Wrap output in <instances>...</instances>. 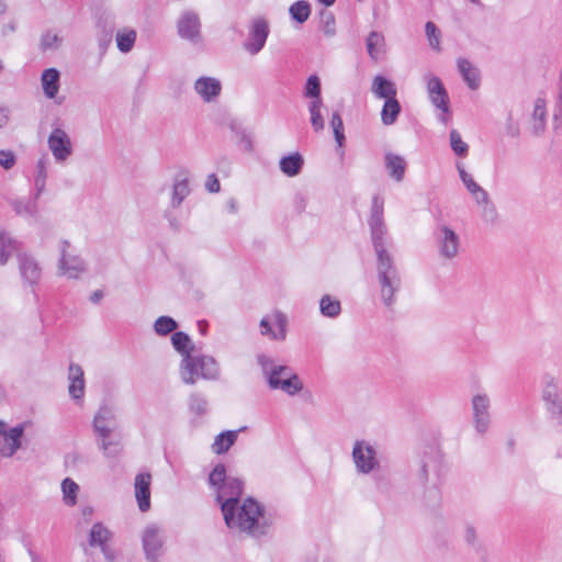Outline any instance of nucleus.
<instances>
[{"instance_id": "obj_27", "label": "nucleus", "mask_w": 562, "mask_h": 562, "mask_svg": "<svg viewBox=\"0 0 562 562\" xmlns=\"http://www.w3.org/2000/svg\"><path fill=\"white\" fill-rule=\"evenodd\" d=\"M384 162L390 177L397 182L402 181L407 166L405 158L393 153H386Z\"/></svg>"}, {"instance_id": "obj_31", "label": "nucleus", "mask_w": 562, "mask_h": 562, "mask_svg": "<svg viewBox=\"0 0 562 562\" xmlns=\"http://www.w3.org/2000/svg\"><path fill=\"white\" fill-rule=\"evenodd\" d=\"M303 158L299 153L291 154L281 158L279 165L281 171L288 177H294L300 173L303 167Z\"/></svg>"}, {"instance_id": "obj_11", "label": "nucleus", "mask_w": 562, "mask_h": 562, "mask_svg": "<svg viewBox=\"0 0 562 562\" xmlns=\"http://www.w3.org/2000/svg\"><path fill=\"white\" fill-rule=\"evenodd\" d=\"M178 35L193 44L202 42L201 20L196 12L186 10L180 13L177 20Z\"/></svg>"}, {"instance_id": "obj_63", "label": "nucleus", "mask_w": 562, "mask_h": 562, "mask_svg": "<svg viewBox=\"0 0 562 562\" xmlns=\"http://www.w3.org/2000/svg\"><path fill=\"white\" fill-rule=\"evenodd\" d=\"M229 206H231V211H232V212H235V211H236V209H237V207H236V203H235V201H231Z\"/></svg>"}, {"instance_id": "obj_42", "label": "nucleus", "mask_w": 562, "mask_h": 562, "mask_svg": "<svg viewBox=\"0 0 562 562\" xmlns=\"http://www.w3.org/2000/svg\"><path fill=\"white\" fill-rule=\"evenodd\" d=\"M450 146L453 153L458 156L465 157L469 153V146L463 142L460 133L457 130L450 132Z\"/></svg>"}, {"instance_id": "obj_5", "label": "nucleus", "mask_w": 562, "mask_h": 562, "mask_svg": "<svg viewBox=\"0 0 562 562\" xmlns=\"http://www.w3.org/2000/svg\"><path fill=\"white\" fill-rule=\"evenodd\" d=\"M115 427L114 411L109 406L100 407L93 418V430L100 437L99 447L106 457H115L120 452L119 442L110 440Z\"/></svg>"}, {"instance_id": "obj_62", "label": "nucleus", "mask_w": 562, "mask_h": 562, "mask_svg": "<svg viewBox=\"0 0 562 562\" xmlns=\"http://www.w3.org/2000/svg\"><path fill=\"white\" fill-rule=\"evenodd\" d=\"M7 12V4L0 0V16Z\"/></svg>"}, {"instance_id": "obj_39", "label": "nucleus", "mask_w": 562, "mask_h": 562, "mask_svg": "<svg viewBox=\"0 0 562 562\" xmlns=\"http://www.w3.org/2000/svg\"><path fill=\"white\" fill-rule=\"evenodd\" d=\"M289 13L293 20L302 24L311 15V5L305 0L296 1L290 7Z\"/></svg>"}, {"instance_id": "obj_19", "label": "nucleus", "mask_w": 562, "mask_h": 562, "mask_svg": "<svg viewBox=\"0 0 562 562\" xmlns=\"http://www.w3.org/2000/svg\"><path fill=\"white\" fill-rule=\"evenodd\" d=\"M24 428L19 425L0 437V456L12 457L18 449L21 447V438L23 436Z\"/></svg>"}, {"instance_id": "obj_14", "label": "nucleus", "mask_w": 562, "mask_h": 562, "mask_svg": "<svg viewBox=\"0 0 562 562\" xmlns=\"http://www.w3.org/2000/svg\"><path fill=\"white\" fill-rule=\"evenodd\" d=\"M548 99L543 92L539 93L533 102L529 119V130L535 136H541L547 128Z\"/></svg>"}, {"instance_id": "obj_30", "label": "nucleus", "mask_w": 562, "mask_h": 562, "mask_svg": "<svg viewBox=\"0 0 562 562\" xmlns=\"http://www.w3.org/2000/svg\"><path fill=\"white\" fill-rule=\"evenodd\" d=\"M111 532L100 522L94 524L90 531V546L101 547L103 553L108 559H112L108 548L106 541L110 539Z\"/></svg>"}, {"instance_id": "obj_49", "label": "nucleus", "mask_w": 562, "mask_h": 562, "mask_svg": "<svg viewBox=\"0 0 562 562\" xmlns=\"http://www.w3.org/2000/svg\"><path fill=\"white\" fill-rule=\"evenodd\" d=\"M330 125L333 127L336 142L338 143L339 146H341L342 142L345 139L344 124H342V120L338 112L333 113L331 120H330Z\"/></svg>"}, {"instance_id": "obj_64", "label": "nucleus", "mask_w": 562, "mask_h": 562, "mask_svg": "<svg viewBox=\"0 0 562 562\" xmlns=\"http://www.w3.org/2000/svg\"><path fill=\"white\" fill-rule=\"evenodd\" d=\"M0 562H7L3 554L0 553Z\"/></svg>"}, {"instance_id": "obj_60", "label": "nucleus", "mask_w": 562, "mask_h": 562, "mask_svg": "<svg viewBox=\"0 0 562 562\" xmlns=\"http://www.w3.org/2000/svg\"><path fill=\"white\" fill-rule=\"evenodd\" d=\"M7 432L8 430H5V423L0 420V437H2Z\"/></svg>"}, {"instance_id": "obj_53", "label": "nucleus", "mask_w": 562, "mask_h": 562, "mask_svg": "<svg viewBox=\"0 0 562 562\" xmlns=\"http://www.w3.org/2000/svg\"><path fill=\"white\" fill-rule=\"evenodd\" d=\"M15 155L11 150H0V166L5 170L11 169L15 165Z\"/></svg>"}, {"instance_id": "obj_4", "label": "nucleus", "mask_w": 562, "mask_h": 562, "mask_svg": "<svg viewBox=\"0 0 562 562\" xmlns=\"http://www.w3.org/2000/svg\"><path fill=\"white\" fill-rule=\"evenodd\" d=\"M180 375L187 384H194L199 379L214 380L218 376V367L212 357L187 355L181 361Z\"/></svg>"}, {"instance_id": "obj_3", "label": "nucleus", "mask_w": 562, "mask_h": 562, "mask_svg": "<svg viewBox=\"0 0 562 562\" xmlns=\"http://www.w3.org/2000/svg\"><path fill=\"white\" fill-rule=\"evenodd\" d=\"M257 361L270 389L281 390L291 396L296 395L303 390V382L291 368L276 364L271 358L265 355H259Z\"/></svg>"}, {"instance_id": "obj_59", "label": "nucleus", "mask_w": 562, "mask_h": 562, "mask_svg": "<svg viewBox=\"0 0 562 562\" xmlns=\"http://www.w3.org/2000/svg\"><path fill=\"white\" fill-rule=\"evenodd\" d=\"M480 188H481V186L477 182H475L471 187H468L467 190L470 194H472V193H474V191H476Z\"/></svg>"}, {"instance_id": "obj_33", "label": "nucleus", "mask_w": 562, "mask_h": 562, "mask_svg": "<svg viewBox=\"0 0 562 562\" xmlns=\"http://www.w3.org/2000/svg\"><path fill=\"white\" fill-rule=\"evenodd\" d=\"M137 38V33L134 29L124 27L116 32L115 41L120 52L128 53L133 49Z\"/></svg>"}, {"instance_id": "obj_38", "label": "nucleus", "mask_w": 562, "mask_h": 562, "mask_svg": "<svg viewBox=\"0 0 562 562\" xmlns=\"http://www.w3.org/2000/svg\"><path fill=\"white\" fill-rule=\"evenodd\" d=\"M319 310L326 317H337L341 312L340 302L330 295H324L319 302Z\"/></svg>"}, {"instance_id": "obj_12", "label": "nucleus", "mask_w": 562, "mask_h": 562, "mask_svg": "<svg viewBox=\"0 0 562 562\" xmlns=\"http://www.w3.org/2000/svg\"><path fill=\"white\" fill-rule=\"evenodd\" d=\"M269 24L263 18H256L252 20L248 37L244 43V48L251 56L257 55L266 45L269 36Z\"/></svg>"}, {"instance_id": "obj_46", "label": "nucleus", "mask_w": 562, "mask_h": 562, "mask_svg": "<svg viewBox=\"0 0 562 562\" xmlns=\"http://www.w3.org/2000/svg\"><path fill=\"white\" fill-rule=\"evenodd\" d=\"M61 42L63 40L57 33L48 31L41 38V47L43 50H54L60 46Z\"/></svg>"}, {"instance_id": "obj_44", "label": "nucleus", "mask_w": 562, "mask_h": 562, "mask_svg": "<svg viewBox=\"0 0 562 562\" xmlns=\"http://www.w3.org/2000/svg\"><path fill=\"white\" fill-rule=\"evenodd\" d=\"M304 95L306 98H311L312 100L322 99L321 81L316 75H312L307 78L305 88H304Z\"/></svg>"}, {"instance_id": "obj_22", "label": "nucleus", "mask_w": 562, "mask_h": 562, "mask_svg": "<svg viewBox=\"0 0 562 562\" xmlns=\"http://www.w3.org/2000/svg\"><path fill=\"white\" fill-rule=\"evenodd\" d=\"M19 267L20 273L25 282L30 285H35L38 283L42 270L35 259L26 254H19Z\"/></svg>"}, {"instance_id": "obj_36", "label": "nucleus", "mask_w": 562, "mask_h": 562, "mask_svg": "<svg viewBox=\"0 0 562 562\" xmlns=\"http://www.w3.org/2000/svg\"><path fill=\"white\" fill-rule=\"evenodd\" d=\"M401 112V105L400 102L396 100V98L385 100L384 105L382 108L381 112V120L383 124L391 125L393 124L398 114Z\"/></svg>"}, {"instance_id": "obj_55", "label": "nucleus", "mask_w": 562, "mask_h": 562, "mask_svg": "<svg viewBox=\"0 0 562 562\" xmlns=\"http://www.w3.org/2000/svg\"><path fill=\"white\" fill-rule=\"evenodd\" d=\"M205 188L209 192L215 193L220 191V181L215 175H210L205 182Z\"/></svg>"}, {"instance_id": "obj_6", "label": "nucleus", "mask_w": 562, "mask_h": 562, "mask_svg": "<svg viewBox=\"0 0 562 562\" xmlns=\"http://www.w3.org/2000/svg\"><path fill=\"white\" fill-rule=\"evenodd\" d=\"M351 456L358 473L369 474L380 469L376 447L367 440L355 441Z\"/></svg>"}, {"instance_id": "obj_34", "label": "nucleus", "mask_w": 562, "mask_h": 562, "mask_svg": "<svg viewBox=\"0 0 562 562\" xmlns=\"http://www.w3.org/2000/svg\"><path fill=\"white\" fill-rule=\"evenodd\" d=\"M19 251V243L8 233L0 232V265H5L12 254Z\"/></svg>"}, {"instance_id": "obj_43", "label": "nucleus", "mask_w": 562, "mask_h": 562, "mask_svg": "<svg viewBox=\"0 0 562 562\" xmlns=\"http://www.w3.org/2000/svg\"><path fill=\"white\" fill-rule=\"evenodd\" d=\"M321 30L327 36H334L336 34V21L335 16L330 11H321Z\"/></svg>"}, {"instance_id": "obj_51", "label": "nucleus", "mask_w": 562, "mask_h": 562, "mask_svg": "<svg viewBox=\"0 0 562 562\" xmlns=\"http://www.w3.org/2000/svg\"><path fill=\"white\" fill-rule=\"evenodd\" d=\"M190 409L196 415H203L207 411V402L206 400L198 394H193L190 397Z\"/></svg>"}, {"instance_id": "obj_18", "label": "nucleus", "mask_w": 562, "mask_h": 562, "mask_svg": "<svg viewBox=\"0 0 562 562\" xmlns=\"http://www.w3.org/2000/svg\"><path fill=\"white\" fill-rule=\"evenodd\" d=\"M150 483L151 475L149 473H139L135 477V497L138 508L143 513L150 508Z\"/></svg>"}, {"instance_id": "obj_35", "label": "nucleus", "mask_w": 562, "mask_h": 562, "mask_svg": "<svg viewBox=\"0 0 562 562\" xmlns=\"http://www.w3.org/2000/svg\"><path fill=\"white\" fill-rule=\"evenodd\" d=\"M323 100H312L308 103V112L311 115V124L315 132H321L325 127V121L322 115Z\"/></svg>"}, {"instance_id": "obj_10", "label": "nucleus", "mask_w": 562, "mask_h": 562, "mask_svg": "<svg viewBox=\"0 0 562 562\" xmlns=\"http://www.w3.org/2000/svg\"><path fill=\"white\" fill-rule=\"evenodd\" d=\"M436 246L439 256L447 260L454 259L460 251V236L448 225H440L436 231Z\"/></svg>"}, {"instance_id": "obj_23", "label": "nucleus", "mask_w": 562, "mask_h": 562, "mask_svg": "<svg viewBox=\"0 0 562 562\" xmlns=\"http://www.w3.org/2000/svg\"><path fill=\"white\" fill-rule=\"evenodd\" d=\"M162 546L158 527L148 526L143 533V547L148 559H155Z\"/></svg>"}, {"instance_id": "obj_50", "label": "nucleus", "mask_w": 562, "mask_h": 562, "mask_svg": "<svg viewBox=\"0 0 562 562\" xmlns=\"http://www.w3.org/2000/svg\"><path fill=\"white\" fill-rule=\"evenodd\" d=\"M425 32H426V36L428 38L429 45L435 49H439L440 34H439V31H438L437 26L435 25V23H432L430 21L427 22L425 25Z\"/></svg>"}, {"instance_id": "obj_58", "label": "nucleus", "mask_w": 562, "mask_h": 562, "mask_svg": "<svg viewBox=\"0 0 562 562\" xmlns=\"http://www.w3.org/2000/svg\"><path fill=\"white\" fill-rule=\"evenodd\" d=\"M102 297H103V292L98 290L91 294L90 300L94 303H98Z\"/></svg>"}, {"instance_id": "obj_56", "label": "nucleus", "mask_w": 562, "mask_h": 562, "mask_svg": "<svg viewBox=\"0 0 562 562\" xmlns=\"http://www.w3.org/2000/svg\"><path fill=\"white\" fill-rule=\"evenodd\" d=\"M9 122V112L4 108H0V128H3Z\"/></svg>"}, {"instance_id": "obj_13", "label": "nucleus", "mask_w": 562, "mask_h": 562, "mask_svg": "<svg viewBox=\"0 0 562 562\" xmlns=\"http://www.w3.org/2000/svg\"><path fill=\"white\" fill-rule=\"evenodd\" d=\"M472 418L475 430L485 434L491 424V400L485 393H477L472 397Z\"/></svg>"}, {"instance_id": "obj_15", "label": "nucleus", "mask_w": 562, "mask_h": 562, "mask_svg": "<svg viewBox=\"0 0 562 562\" xmlns=\"http://www.w3.org/2000/svg\"><path fill=\"white\" fill-rule=\"evenodd\" d=\"M542 398L552 418L557 420L558 425L562 426V395L554 379H550L546 383Z\"/></svg>"}, {"instance_id": "obj_57", "label": "nucleus", "mask_w": 562, "mask_h": 562, "mask_svg": "<svg viewBox=\"0 0 562 562\" xmlns=\"http://www.w3.org/2000/svg\"><path fill=\"white\" fill-rule=\"evenodd\" d=\"M16 212L19 214H30L32 215L34 213V205H25L23 207H21L20 205L16 206Z\"/></svg>"}, {"instance_id": "obj_29", "label": "nucleus", "mask_w": 562, "mask_h": 562, "mask_svg": "<svg viewBox=\"0 0 562 562\" xmlns=\"http://www.w3.org/2000/svg\"><path fill=\"white\" fill-rule=\"evenodd\" d=\"M189 179L186 173L177 175L173 187H172V198L171 204L173 207H178L182 201L189 195Z\"/></svg>"}, {"instance_id": "obj_7", "label": "nucleus", "mask_w": 562, "mask_h": 562, "mask_svg": "<svg viewBox=\"0 0 562 562\" xmlns=\"http://www.w3.org/2000/svg\"><path fill=\"white\" fill-rule=\"evenodd\" d=\"M426 89L428 93V98L434 106L441 110V114L439 115L440 122L447 124L449 122L450 112H449V95L448 92L441 82L440 78L427 74L424 77Z\"/></svg>"}, {"instance_id": "obj_32", "label": "nucleus", "mask_w": 562, "mask_h": 562, "mask_svg": "<svg viewBox=\"0 0 562 562\" xmlns=\"http://www.w3.org/2000/svg\"><path fill=\"white\" fill-rule=\"evenodd\" d=\"M238 437L237 430H227L217 435L212 443V451L222 454L235 443Z\"/></svg>"}, {"instance_id": "obj_26", "label": "nucleus", "mask_w": 562, "mask_h": 562, "mask_svg": "<svg viewBox=\"0 0 562 562\" xmlns=\"http://www.w3.org/2000/svg\"><path fill=\"white\" fill-rule=\"evenodd\" d=\"M60 74L56 68L45 69L41 76V83L44 94L48 99H53L59 91Z\"/></svg>"}, {"instance_id": "obj_1", "label": "nucleus", "mask_w": 562, "mask_h": 562, "mask_svg": "<svg viewBox=\"0 0 562 562\" xmlns=\"http://www.w3.org/2000/svg\"><path fill=\"white\" fill-rule=\"evenodd\" d=\"M209 484L215 493L216 502L221 505L228 528L252 536H260L267 531L269 522L263 515V508L252 498H247L239 505V497L244 491L243 482L239 479L226 476L223 464H217L212 470Z\"/></svg>"}, {"instance_id": "obj_24", "label": "nucleus", "mask_w": 562, "mask_h": 562, "mask_svg": "<svg viewBox=\"0 0 562 562\" xmlns=\"http://www.w3.org/2000/svg\"><path fill=\"white\" fill-rule=\"evenodd\" d=\"M366 46L372 60L380 61L385 57L386 43L385 37L381 32H370L366 40Z\"/></svg>"}, {"instance_id": "obj_8", "label": "nucleus", "mask_w": 562, "mask_h": 562, "mask_svg": "<svg viewBox=\"0 0 562 562\" xmlns=\"http://www.w3.org/2000/svg\"><path fill=\"white\" fill-rule=\"evenodd\" d=\"M58 274L68 279H78L86 272L85 261L77 256L66 240L59 245Z\"/></svg>"}, {"instance_id": "obj_54", "label": "nucleus", "mask_w": 562, "mask_h": 562, "mask_svg": "<svg viewBox=\"0 0 562 562\" xmlns=\"http://www.w3.org/2000/svg\"><path fill=\"white\" fill-rule=\"evenodd\" d=\"M457 169L460 176V179L465 188L471 187L476 181L473 176L465 171L464 166L462 164H457Z\"/></svg>"}, {"instance_id": "obj_25", "label": "nucleus", "mask_w": 562, "mask_h": 562, "mask_svg": "<svg viewBox=\"0 0 562 562\" xmlns=\"http://www.w3.org/2000/svg\"><path fill=\"white\" fill-rule=\"evenodd\" d=\"M457 66L464 82L472 90H476L481 83L480 70L467 58H459Z\"/></svg>"}, {"instance_id": "obj_61", "label": "nucleus", "mask_w": 562, "mask_h": 562, "mask_svg": "<svg viewBox=\"0 0 562 562\" xmlns=\"http://www.w3.org/2000/svg\"><path fill=\"white\" fill-rule=\"evenodd\" d=\"M336 0H318L319 3L324 4L325 7H330L335 3Z\"/></svg>"}, {"instance_id": "obj_47", "label": "nucleus", "mask_w": 562, "mask_h": 562, "mask_svg": "<svg viewBox=\"0 0 562 562\" xmlns=\"http://www.w3.org/2000/svg\"><path fill=\"white\" fill-rule=\"evenodd\" d=\"M440 467V457L438 454H434L425 458L424 463L422 465V475L424 480H427L428 472L432 471L434 473H438Z\"/></svg>"}, {"instance_id": "obj_41", "label": "nucleus", "mask_w": 562, "mask_h": 562, "mask_svg": "<svg viewBox=\"0 0 562 562\" xmlns=\"http://www.w3.org/2000/svg\"><path fill=\"white\" fill-rule=\"evenodd\" d=\"M178 327L177 322L169 317V316H160L156 319L154 324L155 331L160 335L165 336L167 334L172 333Z\"/></svg>"}, {"instance_id": "obj_37", "label": "nucleus", "mask_w": 562, "mask_h": 562, "mask_svg": "<svg viewBox=\"0 0 562 562\" xmlns=\"http://www.w3.org/2000/svg\"><path fill=\"white\" fill-rule=\"evenodd\" d=\"M79 490V485L70 477L61 482L63 501L67 506L76 505Z\"/></svg>"}, {"instance_id": "obj_16", "label": "nucleus", "mask_w": 562, "mask_h": 562, "mask_svg": "<svg viewBox=\"0 0 562 562\" xmlns=\"http://www.w3.org/2000/svg\"><path fill=\"white\" fill-rule=\"evenodd\" d=\"M286 316L283 313L274 311L261 319L260 331L271 339L283 340L286 333Z\"/></svg>"}, {"instance_id": "obj_40", "label": "nucleus", "mask_w": 562, "mask_h": 562, "mask_svg": "<svg viewBox=\"0 0 562 562\" xmlns=\"http://www.w3.org/2000/svg\"><path fill=\"white\" fill-rule=\"evenodd\" d=\"M171 342L173 348L180 352L183 358L187 357V355H190L191 351V339L190 337L183 333V331H176L171 336Z\"/></svg>"}, {"instance_id": "obj_2", "label": "nucleus", "mask_w": 562, "mask_h": 562, "mask_svg": "<svg viewBox=\"0 0 562 562\" xmlns=\"http://www.w3.org/2000/svg\"><path fill=\"white\" fill-rule=\"evenodd\" d=\"M384 199L380 194L372 198L369 226L371 240L376 256V279L382 303L391 308L396 302V293L401 289V277L393 257L387 250L389 240L383 220Z\"/></svg>"}, {"instance_id": "obj_52", "label": "nucleus", "mask_w": 562, "mask_h": 562, "mask_svg": "<svg viewBox=\"0 0 562 562\" xmlns=\"http://www.w3.org/2000/svg\"><path fill=\"white\" fill-rule=\"evenodd\" d=\"M464 541L475 550L481 549V542L479 540L476 530L472 526H467L463 530Z\"/></svg>"}, {"instance_id": "obj_20", "label": "nucleus", "mask_w": 562, "mask_h": 562, "mask_svg": "<svg viewBox=\"0 0 562 562\" xmlns=\"http://www.w3.org/2000/svg\"><path fill=\"white\" fill-rule=\"evenodd\" d=\"M480 209L481 216L485 223L494 224L497 220V211L490 200L488 193L482 187L471 194Z\"/></svg>"}, {"instance_id": "obj_45", "label": "nucleus", "mask_w": 562, "mask_h": 562, "mask_svg": "<svg viewBox=\"0 0 562 562\" xmlns=\"http://www.w3.org/2000/svg\"><path fill=\"white\" fill-rule=\"evenodd\" d=\"M552 124L554 128H559L562 125V80L554 98Z\"/></svg>"}, {"instance_id": "obj_28", "label": "nucleus", "mask_w": 562, "mask_h": 562, "mask_svg": "<svg viewBox=\"0 0 562 562\" xmlns=\"http://www.w3.org/2000/svg\"><path fill=\"white\" fill-rule=\"evenodd\" d=\"M371 91L378 99L390 100L396 95V87L394 82L380 75L373 78Z\"/></svg>"}, {"instance_id": "obj_48", "label": "nucleus", "mask_w": 562, "mask_h": 562, "mask_svg": "<svg viewBox=\"0 0 562 562\" xmlns=\"http://www.w3.org/2000/svg\"><path fill=\"white\" fill-rule=\"evenodd\" d=\"M46 160L44 158L40 159L36 165L37 175L35 178V187L37 189V192H42L46 184L47 179V167H46Z\"/></svg>"}, {"instance_id": "obj_21", "label": "nucleus", "mask_w": 562, "mask_h": 562, "mask_svg": "<svg viewBox=\"0 0 562 562\" xmlns=\"http://www.w3.org/2000/svg\"><path fill=\"white\" fill-rule=\"evenodd\" d=\"M68 392L72 400H82L85 395V376L83 370L79 364L71 363L68 369Z\"/></svg>"}, {"instance_id": "obj_9", "label": "nucleus", "mask_w": 562, "mask_h": 562, "mask_svg": "<svg viewBox=\"0 0 562 562\" xmlns=\"http://www.w3.org/2000/svg\"><path fill=\"white\" fill-rule=\"evenodd\" d=\"M47 146L55 161L64 165L74 154V145L68 133L61 127H54L48 135Z\"/></svg>"}, {"instance_id": "obj_17", "label": "nucleus", "mask_w": 562, "mask_h": 562, "mask_svg": "<svg viewBox=\"0 0 562 562\" xmlns=\"http://www.w3.org/2000/svg\"><path fill=\"white\" fill-rule=\"evenodd\" d=\"M195 93L206 103H214L222 92V83L214 77L202 76L194 82Z\"/></svg>"}]
</instances>
